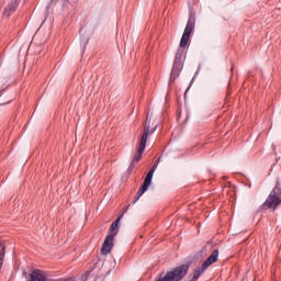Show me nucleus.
Returning <instances> with one entry per match:
<instances>
[{"mask_svg": "<svg viewBox=\"0 0 281 281\" xmlns=\"http://www.w3.org/2000/svg\"><path fill=\"white\" fill-rule=\"evenodd\" d=\"M153 175H155V169H150L148 171L147 176L145 177V180H144L143 184L150 188V184L153 183Z\"/></svg>", "mask_w": 281, "mask_h": 281, "instance_id": "obj_10", "label": "nucleus"}, {"mask_svg": "<svg viewBox=\"0 0 281 281\" xmlns=\"http://www.w3.org/2000/svg\"><path fill=\"white\" fill-rule=\"evenodd\" d=\"M279 205H281V183L277 182L261 207L262 210H278Z\"/></svg>", "mask_w": 281, "mask_h": 281, "instance_id": "obj_2", "label": "nucleus"}, {"mask_svg": "<svg viewBox=\"0 0 281 281\" xmlns=\"http://www.w3.org/2000/svg\"><path fill=\"white\" fill-rule=\"evenodd\" d=\"M156 131H157V125H155V127L150 131V122L146 121L143 134L140 136V142H139L137 153L134 155V158L130 165L131 170H133V168H135V164H139V161L142 160V155H144V150H146L148 135H150V133L151 134L155 133Z\"/></svg>", "mask_w": 281, "mask_h": 281, "instance_id": "obj_1", "label": "nucleus"}, {"mask_svg": "<svg viewBox=\"0 0 281 281\" xmlns=\"http://www.w3.org/2000/svg\"><path fill=\"white\" fill-rule=\"evenodd\" d=\"M128 207H131V204H128L127 206H125V207L123 209V213H122V214H123V216H124V214H125V213H127V212H128Z\"/></svg>", "mask_w": 281, "mask_h": 281, "instance_id": "obj_15", "label": "nucleus"}, {"mask_svg": "<svg viewBox=\"0 0 281 281\" xmlns=\"http://www.w3.org/2000/svg\"><path fill=\"white\" fill-rule=\"evenodd\" d=\"M194 25H196V19L194 18V15H190L187 22V26L184 29V32L182 34L181 41H180V48L183 52V48L188 45L189 41H190V34H192V32H194Z\"/></svg>", "mask_w": 281, "mask_h": 281, "instance_id": "obj_3", "label": "nucleus"}, {"mask_svg": "<svg viewBox=\"0 0 281 281\" xmlns=\"http://www.w3.org/2000/svg\"><path fill=\"white\" fill-rule=\"evenodd\" d=\"M151 170H154V172L157 170V164L153 166Z\"/></svg>", "mask_w": 281, "mask_h": 281, "instance_id": "obj_16", "label": "nucleus"}, {"mask_svg": "<svg viewBox=\"0 0 281 281\" xmlns=\"http://www.w3.org/2000/svg\"><path fill=\"white\" fill-rule=\"evenodd\" d=\"M20 1L21 0H11L10 3L4 8V12H3L4 16H12Z\"/></svg>", "mask_w": 281, "mask_h": 281, "instance_id": "obj_6", "label": "nucleus"}, {"mask_svg": "<svg viewBox=\"0 0 281 281\" xmlns=\"http://www.w3.org/2000/svg\"><path fill=\"white\" fill-rule=\"evenodd\" d=\"M183 69V49H178L176 54V58L173 61V66L170 74V80L175 81L177 80V77L179 74H181V70Z\"/></svg>", "mask_w": 281, "mask_h": 281, "instance_id": "obj_4", "label": "nucleus"}, {"mask_svg": "<svg viewBox=\"0 0 281 281\" xmlns=\"http://www.w3.org/2000/svg\"><path fill=\"white\" fill-rule=\"evenodd\" d=\"M124 217V214H121L113 223L120 227V221Z\"/></svg>", "mask_w": 281, "mask_h": 281, "instance_id": "obj_13", "label": "nucleus"}, {"mask_svg": "<svg viewBox=\"0 0 281 281\" xmlns=\"http://www.w3.org/2000/svg\"><path fill=\"white\" fill-rule=\"evenodd\" d=\"M139 199H142L139 195H135L134 199H133V205H135V203H137L139 201Z\"/></svg>", "mask_w": 281, "mask_h": 281, "instance_id": "obj_14", "label": "nucleus"}, {"mask_svg": "<svg viewBox=\"0 0 281 281\" xmlns=\"http://www.w3.org/2000/svg\"><path fill=\"white\" fill-rule=\"evenodd\" d=\"M117 227H120V226L112 223L110 226V232H111L110 234H115V233L117 234V232H119Z\"/></svg>", "mask_w": 281, "mask_h": 281, "instance_id": "obj_12", "label": "nucleus"}, {"mask_svg": "<svg viewBox=\"0 0 281 281\" xmlns=\"http://www.w3.org/2000/svg\"><path fill=\"white\" fill-rule=\"evenodd\" d=\"M205 271H207V266H205L204 263H202L200 267H198L194 272H193V277L195 278H200L203 276V273H205Z\"/></svg>", "mask_w": 281, "mask_h": 281, "instance_id": "obj_8", "label": "nucleus"}, {"mask_svg": "<svg viewBox=\"0 0 281 281\" xmlns=\"http://www.w3.org/2000/svg\"><path fill=\"white\" fill-rule=\"evenodd\" d=\"M214 262H218V249L213 250L209 258L203 262V265L210 269Z\"/></svg>", "mask_w": 281, "mask_h": 281, "instance_id": "obj_7", "label": "nucleus"}, {"mask_svg": "<svg viewBox=\"0 0 281 281\" xmlns=\"http://www.w3.org/2000/svg\"><path fill=\"white\" fill-rule=\"evenodd\" d=\"M115 236H117V233L106 235L101 248L102 256H106V254H111V249H113V240H115Z\"/></svg>", "mask_w": 281, "mask_h": 281, "instance_id": "obj_5", "label": "nucleus"}, {"mask_svg": "<svg viewBox=\"0 0 281 281\" xmlns=\"http://www.w3.org/2000/svg\"><path fill=\"white\" fill-rule=\"evenodd\" d=\"M3 260H5V246L3 240H0V270L3 268Z\"/></svg>", "mask_w": 281, "mask_h": 281, "instance_id": "obj_9", "label": "nucleus"}, {"mask_svg": "<svg viewBox=\"0 0 281 281\" xmlns=\"http://www.w3.org/2000/svg\"><path fill=\"white\" fill-rule=\"evenodd\" d=\"M190 281H199V278L192 277Z\"/></svg>", "mask_w": 281, "mask_h": 281, "instance_id": "obj_17", "label": "nucleus"}, {"mask_svg": "<svg viewBox=\"0 0 281 281\" xmlns=\"http://www.w3.org/2000/svg\"><path fill=\"white\" fill-rule=\"evenodd\" d=\"M146 190H148V186L143 183L142 187L138 189L136 195L142 198V195L144 194V192H146Z\"/></svg>", "mask_w": 281, "mask_h": 281, "instance_id": "obj_11", "label": "nucleus"}]
</instances>
